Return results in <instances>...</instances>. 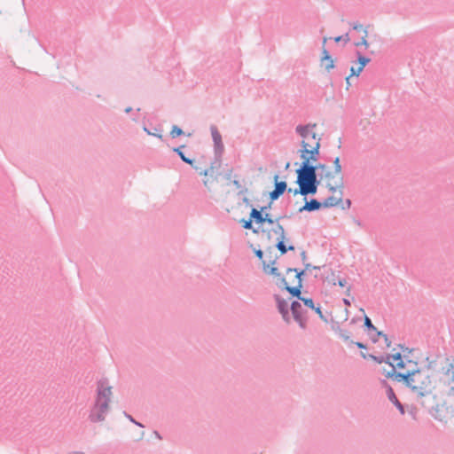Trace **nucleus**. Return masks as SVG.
<instances>
[{"mask_svg": "<svg viewBox=\"0 0 454 454\" xmlns=\"http://www.w3.org/2000/svg\"><path fill=\"white\" fill-rule=\"evenodd\" d=\"M405 376L409 380H404L403 385L416 395L418 400L433 393L434 386L432 375L426 369L419 367L417 362H414L412 369L405 372Z\"/></svg>", "mask_w": 454, "mask_h": 454, "instance_id": "1", "label": "nucleus"}, {"mask_svg": "<svg viewBox=\"0 0 454 454\" xmlns=\"http://www.w3.org/2000/svg\"><path fill=\"white\" fill-rule=\"evenodd\" d=\"M112 387L106 378L97 381V394L90 411L89 420L92 423L103 422L110 411Z\"/></svg>", "mask_w": 454, "mask_h": 454, "instance_id": "2", "label": "nucleus"}, {"mask_svg": "<svg viewBox=\"0 0 454 454\" xmlns=\"http://www.w3.org/2000/svg\"><path fill=\"white\" fill-rule=\"evenodd\" d=\"M295 172L298 176V180L306 186L309 194L315 195L321 183L322 176L318 178L317 172L312 169V165H308L307 162L301 163L300 168Z\"/></svg>", "mask_w": 454, "mask_h": 454, "instance_id": "3", "label": "nucleus"}, {"mask_svg": "<svg viewBox=\"0 0 454 454\" xmlns=\"http://www.w3.org/2000/svg\"><path fill=\"white\" fill-rule=\"evenodd\" d=\"M301 158L303 160L301 163L307 162L308 165H312V161L318 160L320 155V138L317 139L316 145L311 146L308 142L301 141Z\"/></svg>", "mask_w": 454, "mask_h": 454, "instance_id": "4", "label": "nucleus"}, {"mask_svg": "<svg viewBox=\"0 0 454 454\" xmlns=\"http://www.w3.org/2000/svg\"><path fill=\"white\" fill-rule=\"evenodd\" d=\"M277 258L278 257L270 261V263L262 262V269L266 274L278 278V282L277 283V285L283 290H286V286H289V284L287 283L286 278L281 276L278 268L274 266Z\"/></svg>", "mask_w": 454, "mask_h": 454, "instance_id": "5", "label": "nucleus"}, {"mask_svg": "<svg viewBox=\"0 0 454 454\" xmlns=\"http://www.w3.org/2000/svg\"><path fill=\"white\" fill-rule=\"evenodd\" d=\"M290 309L295 322L298 323L301 329H305L307 327V319L302 317L301 302L299 301H293L291 302Z\"/></svg>", "mask_w": 454, "mask_h": 454, "instance_id": "6", "label": "nucleus"}, {"mask_svg": "<svg viewBox=\"0 0 454 454\" xmlns=\"http://www.w3.org/2000/svg\"><path fill=\"white\" fill-rule=\"evenodd\" d=\"M381 384L386 387V393L388 400L396 407L399 412L403 415L405 413L404 405L396 397L392 387L385 380H381Z\"/></svg>", "mask_w": 454, "mask_h": 454, "instance_id": "7", "label": "nucleus"}, {"mask_svg": "<svg viewBox=\"0 0 454 454\" xmlns=\"http://www.w3.org/2000/svg\"><path fill=\"white\" fill-rule=\"evenodd\" d=\"M327 38L324 37L323 39V50H322V56H321V65L325 66V69L327 71H330L334 68V61L330 55V52L325 49V45L326 43Z\"/></svg>", "mask_w": 454, "mask_h": 454, "instance_id": "8", "label": "nucleus"}, {"mask_svg": "<svg viewBox=\"0 0 454 454\" xmlns=\"http://www.w3.org/2000/svg\"><path fill=\"white\" fill-rule=\"evenodd\" d=\"M316 123H309L307 125L300 124L295 128V132L300 135L304 141L309 138V136H311L312 139H316V133L311 131V129L316 128Z\"/></svg>", "mask_w": 454, "mask_h": 454, "instance_id": "9", "label": "nucleus"}, {"mask_svg": "<svg viewBox=\"0 0 454 454\" xmlns=\"http://www.w3.org/2000/svg\"><path fill=\"white\" fill-rule=\"evenodd\" d=\"M386 378L392 379L397 382H402L403 384L404 380H409L408 377L405 376V372H397L395 370V366L392 365V369L387 372H384Z\"/></svg>", "mask_w": 454, "mask_h": 454, "instance_id": "10", "label": "nucleus"}, {"mask_svg": "<svg viewBox=\"0 0 454 454\" xmlns=\"http://www.w3.org/2000/svg\"><path fill=\"white\" fill-rule=\"evenodd\" d=\"M342 191H340V197L337 199L333 196H329L322 201V207H333L338 206L342 201Z\"/></svg>", "mask_w": 454, "mask_h": 454, "instance_id": "11", "label": "nucleus"}, {"mask_svg": "<svg viewBox=\"0 0 454 454\" xmlns=\"http://www.w3.org/2000/svg\"><path fill=\"white\" fill-rule=\"evenodd\" d=\"M274 299L277 301V307L281 315H287V310H289L287 301L281 298L278 294H274Z\"/></svg>", "mask_w": 454, "mask_h": 454, "instance_id": "12", "label": "nucleus"}, {"mask_svg": "<svg viewBox=\"0 0 454 454\" xmlns=\"http://www.w3.org/2000/svg\"><path fill=\"white\" fill-rule=\"evenodd\" d=\"M302 286H303L302 284L300 285L298 283L294 286H286V291L289 293L291 297L296 298L297 300L300 301L302 298V296H301Z\"/></svg>", "mask_w": 454, "mask_h": 454, "instance_id": "13", "label": "nucleus"}, {"mask_svg": "<svg viewBox=\"0 0 454 454\" xmlns=\"http://www.w3.org/2000/svg\"><path fill=\"white\" fill-rule=\"evenodd\" d=\"M250 216L253 222H254L255 223L261 225L264 223L265 214L260 210H257L255 207H252Z\"/></svg>", "mask_w": 454, "mask_h": 454, "instance_id": "14", "label": "nucleus"}, {"mask_svg": "<svg viewBox=\"0 0 454 454\" xmlns=\"http://www.w3.org/2000/svg\"><path fill=\"white\" fill-rule=\"evenodd\" d=\"M295 183L299 185L298 188L293 190L292 188H289L288 189V192H293L294 195H298V194H301L304 197H307V195L309 194L308 189L306 188V186L298 180V178L296 179Z\"/></svg>", "mask_w": 454, "mask_h": 454, "instance_id": "15", "label": "nucleus"}, {"mask_svg": "<svg viewBox=\"0 0 454 454\" xmlns=\"http://www.w3.org/2000/svg\"><path fill=\"white\" fill-rule=\"evenodd\" d=\"M356 61L359 64L358 72H362L365 66L371 61V59L363 55L359 51H356Z\"/></svg>", "mask_w": 454, "mask_h": 454, "instance_id": "16", "label": "nucleus"}, {"mask_svg": "<svg viewBox=\"0 0 454 454\" xmlns=\"http://www.w3.org/2000/svg\"><path fill=\"white\" fill-rule=\"evenodd\" d=\"M450 368H449L447 370V372L446 374L447 375H450V378L448 380V387H449V395H454V371H453V364H450L449 365Z\"/></svg>", "mask_w": 454, "mask_h": 454, "instance_id": "17", "label": "nucleus"}, {"mask_svg": "<svg viewBox=\"0 0 454 454\" xmlns=\"http://www.w3.org/2000/svg\"><path fill=\"white\" fill-rule=\"evenodd\" d=\"M274 189L280 194H284L287 190V184L286 181H278V175L274 176Z\"/></svg>", "mask_w": 454, "mask_h": 454, "instance_id": "18", "label": "nucleus"}, {"mask_svg": "<svg viewBox=\"0 0 454 454\" xmlns=\"http://www.w3.org/2000/svg\"><path fill=\"white\" fill-rule=\"evenodd\" d=\"M326 187L333 193L337 192L338 189H339V192L342 191V189L344 188V179H343V176H340L339 183H337L335 185H333L331 183L328 182L326 184Z\"/></svg>", "mask_w": 454, "mask_h": 454, "instance_id": "19", "label": "nucleus"}, {"mask_svg": "<svg viewBox=\"0 0 454 454\" xmlns=\"http://www.w3.org/2000/svg\"><path fill=\"white\" fill-rule=\"evenodd\" d=\"M290 272H295V278H297V283L298 284H302V277L306 274V271L305 270H300L298 268H287L286 269V273H290Z\"/></svg>", "mask_w": 454, "mask_h": 454, "instance_id": "20", "label": "nucleus"}, {"mask_svg": "<svg viewBox=\"0 0 454 454\" xmlns=\"http://www.w3.org/2000/svg\"><path fill=\"white\" fill-rule=\"evenodd\" d=\"M309 212L318 211L322 208V203L317 199L311 198L309 201L307 200Z\"/></svg>", "mask_w": 454, "mask_h": 454, "instance_id": "21", "label": "nucleus"}, {"mask_svg": "<svg viewBox=\"0 0 454 454\" xmlns=\"http://www.w3.org/2000/svg\"><path fill=\"white\" fill-rule=\"evenodd\" d=\"M239 223L242 224V227L246 230H252V231L254 233H258L259 232V228H254L253 227V220L251 218V216H249V219L246 220V219H241L239 221Z\"/></svg>", "mask_w": 454, "mask_h": 454, "instance_id": "22", "label": "nucleus"}, {"mask_svg": "<svg viewBox=\"0 0 454 454\" xmlns=\"http://www.w3.org/2000/svg\"><path fill=\"white\" fill-rule=\"evenodd\" d=\"M210 131H211L212 139H213L214 144H216V143L220 144L221 142H223L222 136H221L220 132L218 131L216 126L211 125Z\"/></svg>", "mask_w": 454, "mask_h": 454, "instance_id": "23", "label": "nucleus"}, {"mask_svg": "<svg viewBox=\"0 0 454 454\" xmlns=\"http://www.w3.org/2000/svg\"><path fill=\"white\" fill-rule=\"evenodd\" d=\"M274 233L278 234V237L277 239H286V231L282 224L279 222L275 224V226L271 230Z\"/></svg>", "mask_w": 454, "mask_h": 454, "instance_id": "24", "label": "nucleus"}, {"mask_svg": "<svg viewBox=\"0 0 454 454\" xmlns=\"http://www.w3.org/2000/svg\"><path fill=\"white\" fill-rule=\"evenodd\" d=\"M364 327L366 331L370 332H377V328L373 325L371 318L364 314Z\"/></svg>", "mask_w": 454, "mask_h": 454, "instance_id": "25", "label": "nucleus"}, {"mask_svg": "<svg viewBox=\"0 0 454 454\" xmlns=\"http://www.w3.org/2000/svg\"><path fill=\"white\" fill-rule=\"evenodd\" d=\"M286 239H277V242L275 244V247L280 252V254H286L287 253L286 244L285 243Z\"/></svg>", "mask_w": 454, "mask_h": 454, "instance_id": "26", "label": "nucleus"}, {"mask_svg": "<svg viewBox=\"0 0 454 454\" xmlns=\"http://www.w3.org/2000/svg\"><path fill=\"white\" fill-rule=\"evenodd\" d=\"M361 356L364 359L370 358L377 364L383 363V356H375L373 354H366V353L361 352Z\"/></svg>", "mask_w": 454, "mask_h": 454, "instance_id": "27", "label": "nucleus"}, {"mask_svg": "<svg viewBox=\"0 0 454 454\" xmlns=\"http://www.w3.org/2000/svg\"><path fill=\"white\" fill-rule=\"evenodd\" d=\"M287 217L286 215H280L278 218L273 219L272 215L269 213H265L264 223L269 224H277L281 219Z\"/></svg>", "mask_w": 454, "mask_h": 454, "instance_id": "28", "label": "nucleus"}, {"mask_svg": "<svg viewBox=\"0 0 454 454\" xmlns=\"http://www.w3.org/2000/svg\"><path fill=\"white\" fill-rule=\"evenodd\" d=\"M367 36H368V30H367V28H364V36L362 37L360 42L355 43V45L356 47L364 46V48L367 49L369 47V43L366 39Z\"/></svg>", "mask_w": 454, "mask_h": 454, "instance_id": "29", "label": "nucleus"}, {"mask_svg": "<svg viewBox=\"0 0 454 454\" xmlns=\"http://www.w3.org/2000/svg\"><path fill=\"white\" fill-rule=\"evenodd\" d=\"M335 331L338 332L340 338L343 339L345 341L349 340L350 333L348 331L341 329L340 326H338Z\"/></svg>", "mask_w": 454, "mask_h": 454, "instance_id": "30", "label": "nucleus"}, {"mask_svg": "<svg viewBox=\"0 0 454 454\" xmlns=\"http://www.w3.org/2000/svg\"><path fill=\"white\" fill-rule=\"evenodd\" d=\"M184 134V131L183 129L178 127L177 125H173L172 126V129H171V131H170V136L172 138H176L177 137H180Z\"/></svg>", "mask_w": 454, "mask_h": 454, "instance_id": "31", "label": "nucleus"}, {"mask_svg": "<svg viewBox=\"0 0 454 454\" xmlns=\"http://www.w3.org/2000/svg\"><path fill=\"white\" fill-rule=\"evenodd\" d=\"M215 145V158L217 160H219V158H221L222 156V153L223 152V142H221L220 144L216 143V144H214Z\"/></svg>", "mask_w": 454, "mask_h": 454, "instance_id": "32", "label": "nucleus"}, {"mask_svg": "<svg viewBox=\"0 0 454 454\" xmlns=\"http://www.w3.org/2000/svg\"><path fill=\"white\" fill-rule=\"evenodd\" d=\"M184 147H185V145H180V146H177V147H174V148H173V152H175V153H176L180 157V159H181L183 161L186 160V158H187V157L185 156V154L184 153V152H183V149H184Z\"/></svg>", "mask_w": 454, "mask_h": 454, "instance_id": "33", "label": "nucleus"}, {"mask_svg": "<svg viewBox=\"0 0 454 454\" xmlns=\"http://www.w3.org/2000/svg\"><path fill=\"white\" fill-rule=\"evenodd\" d=\"M333 173L335 175H338V174H340L341 173V165H340V157H336L334 160H333Z\"/></svg>", "mask_w": 454, "mask_h": 454, "instance_id": "34", "label": "nucleus"}, {"mask_svg": "<svg viewBox=\"0 0 454 454\" xmlns=\"http://www.w3.org/2000/svg\"><path fill=\"white\" fill-rule=\"evenodd\" d=\"M300 301H302L306 307H308L311 309H315V307H316L312 298H308V297L302 296V298Z\"/></svg>", "mask_w": 454, "mask_h": 454, "instance_id": "35", "label": "nucleus"}, {"mask_svg": "<svg viewBox=\"0 0 454 454\" xmlns=\"http://www.w3.org/2000/svg\"><path fill=\"white\" fill-rule=\"evenodd\" d=\"M216 162H217V160L215 159V160L211 163L210 168L200 171V175L207 176L208 174L212 173L214 168L216 167ZM218 162L220 163V160H218Z\"/></svg>", "mask_w": 454, "mask_h": 454, "instance_id": "36", "label": "nucleus"}, {"mask_svg": "<svg viewBox=\"0 0 454 454\" xmlns=\"http://www.w3.org/2000/svg\"><path fill=\"white\" fill-rule=\"evenodd\" d=\"M232 184L233 185L237 188V189H239V192H238V195H240V194H243V193H246L247 192V188H243L242 185L240 184L239 181L237 180V179H234L232 181Z\"/></svg>", "mask_w": 454, "mask_h": 454, "instance_id": "37", "label": "nucleus"}, {"mask_svg": "<svg viewBox=\"0 0 454 454\" xmlns=\"http://www.w3.org/2000/svg\"><path fill=\"white\" fill-rule=\"evenodd\" d=\"M156 132H152L150 131L146 127H144V130L150 136H154L158 138H160V140H163V136L160 134V133H157L158 131L160 132L161 129H154Z\"/></svg>", "mask_w": 454, "mask_h": 454, "instance_id": "38", "label": "nucleus"}, {"mask_svg": "<svg viewBox=\"0 0 454 454\" xmlns=\"http://www.w3.org/2000/svg\"><path fill=\"white\" fill-rule=\"evenodd\" d=\"M333 40L335 43H340V42L343 41L344 43H347L350 39H349L348 33H346L345 35L335 36L333 38Z\"/></svg>", "mask_w": 454, "mask_h": 454, "instance_id": "39", "label": "nucleus"}, {"mask_svg": "<svg viewBox=\"0 0 454 454\" xmlns=\"http://www.w3.org/2000/svg\"><path fill=\"white\" fill-rule=\"evenodd\" d=\"M124 416L133 424L139 427H144V425L138 421H137L130 414L127 413L126 411H123Z\"/></svg>", "mask_w": 454, "mask_h": 454, "instance_id": "40", "label": "nucleus"}, {"mask_svg": "<svg viewBox=\"0 0 454 454\" xmlns=\"http://www.w3.org/2000/svg\"><path fill=\"white\" fill-rule=\"evenodd\" d=\"M282 194H280L278 191L275 189L270 192V201L274 202L277 200Z\"/></svg>", "mask_w": 454, "mask_h": 454, "instance_id": "41", "label": "nucleus"}, {"mask_svg": "<svg viewBox=\"0 0 454 454\" xmlns=\"http://www.w3.org/2000/svg\"><path fill=\"white\" fill-rule=\"evenodd\" d=\"M313 310L318 315V317L321 320L327 322V318L324 316V314L321 310V307L319 305L316 306L315 309H313Z\"/></svg>", "mask_w": 454, "mask_h": 454, "instance_id": "42", "label": "nucleus"}, {"mask_svg": "<svg viewBox=\"0 0 454 454\" xmlns=\"http://www.w3.org/2000/svg\"><path fill=\"white\" fill-rule=\"evenodd\" d=\"M255 256L259 259V260H262V262H265L264 260H262L263 258V252L261 248H254L253 249Z\"/></svg>", "mask_w": 454, "mask_h": 454, "instance_id": "43", "label": "nucleus"}, {"mask_svg": "<svg viewBox=\"0 0 454 454\" xmlns=\"http://www.w3.org/2000/svg\"><path fill=\"white\" fill-rule=\"evenodd\" d=\"M408 363L406 361H404L403 359L400 360V361H397L396 364H394V366H395V370L396 369H403L405 368L406 364Z\"/></svg>", "mask_w": 454, "mask_h": 454, "instance_id": "44", "label": "nucleus"}, {"mask_svg": "<svg viewBox=\"0 0 454 454\" xmlns=\"http://www.w3.org/2000/svg\"><path fill=\"white\" fill-rule=\"evenodd\" d=\"M349 25L351 26V27L354 29V30H356V31H360V30H363L364 28H363V25L359 24L358 22H350Z\"/></svg>", "mask_w": 454, "mask_h": 454, "instance_id": "45", "label": "nucleus"}, {"mask_svg": "<svg viewBox=\"0 0 454 454\" xmlns=\"http://www.w3.org/2000/svg\"><path fill=\"white\" fill-rule=\"evenodd\" d=\"M391 360H392V358H391L390 354H387L386 356H383V363L387 364L389 366L392 367V365H394V363Z\"/></svg>", "mask_w": 454, "mask_h": 454, "instance_id": "46", "label": "nucleus"}, {"mask_svg": "<svg viewBox=\"0 0 454 454\" xmlns=\"http://www.w3.org/2000/svg\"><path fill=\"white\" fill-rule=\"evenodd\" d=\"M326 165L324 163H318L317 165L312 164V169L317 172V170L321 169L322 171L325 170Z\"/></svg>", "mask_w": 454, "mask_h": 454, "instance_id": "47", "label": "nucleus"}, {"mask_svg": "<svg viewBox=\"0 0 454 454\" xmlns=\"http://www.w3.org/2000/svg\"><path fill=\"white\" fill-rule=\"evenodd\" d=\"M391 355V358L393 361H400L402 359H403V356H402V353L401 352H396L395 354H390Z\"/></svg>", "mask_w": 454, "mask_h": 454, "instance_id": "48", "label": "nucleus"}, {"mask_svg": "<svg viewBox=\"0 0 454 454\" xmlns=\"http://www.w3.org/2000/svg\"><path fill=\"white\" fill-rule=\"evenodd\" d=\"M349 343L352 344V345H356L360 349H366L367 348V346L365 344H364L363 342H360V341L350 340Z\"/></svg>", "mask_w": 454, "mask_h": 454, "instance_id": "49", "label": "nucleus"}, {"mask_svg": "<svg viewBox=\"0 0 454 454\" xmlns=\"http://www.w3.org/2000/svg\"><path fill=\"white\" fill-rule=\"evenodd\" d=\"M403 354H402L403 357V360L406 361L408 364H414V362L413 360L410 359V355L411 353H407V352H403Z\"/></svg>", "mask_w": 454, "mask_h": 454, "instance_id": "50", "label": "nucleus"}, {"mask_svg": "<svg viewBox=\"0 0 454 454\" xmlns=\"http://www.w3.org/2000/svg\"><path fill=\"white\" fill-rule=\"evenodd\" d=\"M351 200L349 199H346L345 201L342 203V209L345 210V209H349L350 207H351Z\"/></svg>", "mask_w": 454, "mask_h": 454, "instance_id": "51", "label": "nucleus"}, {"mask_svg": "<svg viewBox=\"0 0 454 454\" xmlns=\"http://www.w3.org/2000/svg\"><path fill=\"white\" fill-rule=\"evenodd\" d=\"M375 333H376V336H375V337H372V338H371V339H372V342H374V343L378 341V337L381 336V337H383V338H384V335H386V334H385L383 332H381V331H378V330H377V332H375Z\"/></svg>", "mask_w": 454, "mask_h": 454, "instance_id": "52", "label": "nucleus"}, {"mask_svg": "<svg viewBox=\"0 0 454 454\" xmlns=\"http://www.w3.org/2000/svg\"><path fill=\"white\" fill-rule=\"evenodd\" d=\"M304 200H305V204L299 208V210H298L299 213H301L303 211L309 212V209L308 207V203H307V197L304 198Z\"/></svg>", "mask_w": 454, "mask_h": 454, "instance_id": "53", "label": "nucleus"}, {"mask_svg": "<svg viewBox=\"0 0 454 454\" xmlns=\"http://www.w3.org/2000/svg\"><path fill=\"white\" fill-rule=\"evenodd\" d=\"M272 203L273 202L270 201L266 206L261 207L260 211H262L264 214L267 213V210L271 208Z\"/></svg>", "mask_w": 454, "mask_h": 454, "instance_id": "54", "label": "nucleus"}, {"mask_svg": "<svg viewBox=\"0 0 454 454\" xmlns=\"http://www.w3.org/2000/svg\"><path fill=\"white\" fill-rule=\"evenodd\" d=\"M362 72H358V67L356 69L354 67H351L349 76L350 77H352L353 75L358 76Z\"/></svg>", "mask_w": 454, "mask_h": 454, "instance_id": "55", "label": "nucleus"}, {"mask_svg": "<svg viewBox=\"0 0 454 454\" xmlns=\"http://www.w3.org/2000/svg\"><path fill=\"white\" fill-rule=\"evenodd\" d=\"M398 347L403 352L412 353L413 351V348H407L403 344H399Z\"/></svg>", "mask_w": 454, "mask_h": 454, "instance_id": "56", "label": "nucleus"}, {"mask_svg": "<svg viewBox=\"0 0 454 454\" xmlns=\"http://www.w3.org/2000/svg\"><path fill=\"white\" fill-rule=\"evenodd\" d=\"M333 285H336V282L333 283ZM337 285L340 287H344L347 285V281L345 278H339L337 281Z\"/></svg>", "mask_w": 454, "mask_h": 454, "instance_id": "57", "label": "nucleus"}, {"mask_svg": "<svg viewBox=\"0 0 454 454\" xmlns=\"http://www.w3.org/2000/svg\"><path fill=\"white\" fill-rule=\"evenodd\" d=\"M335 176V174L333 172H331V171H326L325 173V177L328 180H331L333 179V177Z\"/></svg>", "mask_w": 454, "mask_h": 454, "instance_id": "58", "label": "nucleus"}, {"mask_svg": "<svg viewBox=\"0 0 454 454\" xmlns=\"http://www.w3.org/2000/svg\"><path fill=\"white\" fill-rule=\"evenodd\" d=\"M434 364V361H430L427 363V364L425 367H422V368L426 369L429 372V370L433 368Z\"/></svg>", "mask_w": 454, "mask_h": 454, "instance_id": "59", "label": "nucleus"}, {"mask_svg": "<svg viewBox=\"0 0 454 454\" xmlns=\"http://www.w3.org/2000/svg\"><path fill=\"white\" fill-rule=\"evenodd\" d=\"M384 341H385L386 346H387V348H390V347H391L392 341L388 339V336H387V335H384Z\"/></svg>", "mask_w": 454, "mask_h": 454, "instance_id": "60", "label": "nucleus"}, {"mask_svg": "<svg viewBox=\"0 0 454 454\" xmlns=\"http://www.w3.org/2000/svg\"><path fill=\"white\" fill-rule=\"evenodd\" d=\"M184 162L191 165L192 168H193V166H195V164H194L195 160L193 159L189 158V157H187L186 160H184Z\"/></svg>", "mask_w": 454, "mask_h": 454, "instance_id": "61", "label": "nucleus"}, {"mask_svg": "<svg viewBox=\"0 0 454 454\" xmlns=\"http://www.w3.org/2000/svg\"><path fill=\"white\" fill-rule=\"evenodd\" d=\"M231 174H232V169H229L225 174H224V178L226 180H231Z\"/></svg>", "mask_w": 454, "mask_h": 454, "instance_id": "62", "label": "nucleus"}, {"mask_svg": "<svg viewBox=\"0 0 454 454\" xmlns=\"http://www.w3.org/2000/svg\"><path fill=\"white\" fill-rule=\"evenodd\" d=\"M301 261L302 262H306V260H307V253L305 250H302L301 253Z\"/></svg>", "mask_w": 454, "mask_h": 454, "instance_id": "63", "label": "nucleus"}, {"mask_svg": "<svg viewBox=\"0 0 454 454\" xmlns=\"http://www.w3.org/2000/svg\"><path fill=\"white\" fill-rule=\"evenodd\" d=\"M303 264H304V269L303 270H305V271L309 270L313 267V265H311L309 262H304Z\"/></svg>", "mask_w": 454, "mask_h": 454, "instance_id": "64", "label": "nucleus"}]
</instances>
